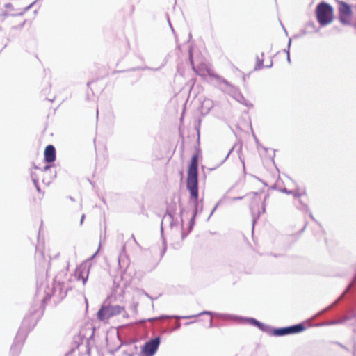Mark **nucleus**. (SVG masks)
Listing matches in <instances>:
<instances>
[{
  "mask_svg": "<svg viewBox=\"0 0 356 356\" xmlns=\"http://www.w3.org/2000/svg\"><path fill=\"white\" fill-rule=\"evenodd\" d=\"M186 188L190 194V202L193 203L194 209L192 217L190 219L188 232L184 231V220L181 218L184 209H180L181 238L184 239L186 236L193 230L195 223V218L197 215V197L199 196L198 189V155L194 154L190 161L186 178Z\"/></svg>",
  "mask_w": 356,
  "mask_h": 356,
  "instance_id": "f03ea898",
  "label": "nucleus"
},
{
  "mask_svg": "<svg viewBox=\"0 0 356 356\" xmlns=\"http://www.w3.org/2000/svg\"><path fill=\"white\" fill-rule=\"evenodd\" d=\"M260 215H261L260 211L258 212L257 216H255V215L254 213H252V229H254V225L256 224L257 220L259 218Z\"/></svg>",
  "mask_w": 356,
  "mask_h": 356,
  "instance_id": "4be33fe9",
  "label": "nucleus"
},
{
  "mask_svg": "<svg viewBox=\"0 0 356 356\" xmlns=\"http://www.w3.org/2000/svg\"><path fill=\"white\" fill-rule=\"evenodd\" d=\"M36 1H33V3H31L30 5H29L28 6L25 7L24 8H23V10L21 11L20 13H13V14H10V16H13V17H15V16H19V15H24L26 12H27L28 10H29L35 4Z\"/></svg>",
  "mask_w": 356,
  "mask_h": 356,
  "instance_id": "a211bd4d",
  "label": "nucleus"
},
{
  "mask_svg": "<svg viewBox=\"0 0 356 356\" xmlns=\"http://www.w3.org/2000/svg\"><path fill=\"white\" fill-rule=\"evenodd\" d=\"M284 33L287 35V31H286V30L285 29V28H284Z\"/></svg>",
  "mask_w": 356,
  "mask_h": 356,
  "instance_id": "5fc2aeb1",
  "label": "nucleus"
},
{
  "mask_svg": "<svg viewBox=\"0 0 356 356\" xmlns=\"http://www.w3.org/2000/svg\"><path fill=\"white\" fill-rule=\"evenodd\" d=\"M273 60H271L270 63H268V65H266L265 67L270 68L273 66Z\"/></svg>",
  "mask_w": 356,
  "mask_h": 356,
  "instance_id": "37998d69",
  "label": "nucleus"
},
{
  "mask_svg": "<svg viewBox=\"0 0 356 356\" xmlns=\"http://www.w3.org/2000/svg\"><path fill=\"white\" fill-rule=\"evenodd\" d=\"M160 69H161V67L154 69V68L146 66L144 67H133L131 70H129L128 71H136V70H148L157 71V70H159Z\"/></svg>",
  "mask_w": 356,
  "mask_h": 356,
  "instance_id": "6ab92c4d",
  "label": "nucleus"
},
{
  "mask_svg": "<svg viewBox=\"0 0 356 356\" xmlns=\"http://www.w3.org/2000/svg\"><path fill=\"white\" fill-rule=\"evenodd\" d=\"M67 289L63 281L57 275L51 286H44L37 282V289L33 303L28 313L24 317L14 341L10 346L9 356H19L25 340L29 332L36 325L44 314V307L51 297L55 302H60L67 296Z\"/></svg>",
  "mask_w": 356,
  "mask_h": 356,
  "instance_id": "f257e3e1",
  "label": "nucleus"
},
{
  "mask_svg": "<svg viewBox=\"0 0 356 356\" xmlns=\"http://www.w3.org/2000/svg\"><path fill=\"white\" fill-rule=\"evenodd\" d=\"M306 26L307 29H312L313 30L314 32H318V29L316 28L315 24L314 22H308L306 24Z\"/></svg>",
  "mask_w": 356,
  "mask_h": 356,
  "instance_id": "aec40b11",
  "label": "nucleus"
},
{
  "mask_svg": "<svg viewBox=\"0 0 356 356\" xmlns=\"http://www.w3.org/2000/svg\"><path fill=\"white\" fill-rule=\"evenodd\" d=\"M353 14L350 5L345 1H339V19L345 25L350 24V17Z\"/></svg>",
  "mask_w": 356,
  "mask_h": 356,
  "instance_id": "9d476101",
  "label": "nucleus"
},
{
  "mask_svg": "<svg viewBox=\"0 0 356 356\" xmlns=\"http://www.w3.org/2000/svg\"><path fill=\"white\" fill-rule=\"evenodd\" d=\"M266 211V204L264 202H263L262 204V211H261V213H265Z\"/></svg>",
  "mask_w": 356,
  "mask_h": 356,
  "instance_id": "a19ab883",
  "label": "nucleus"
},
{
  "mask_svg": "<svg viewBox=\"0 0 356 356\" xmlns=\"http://www.w3.org/2000/svg\"><path fill=\"white\" fill-rule=\"evenodd\" d=\"M85 216H85V214H83V215L81 216V220H80V225H82V224H83V220H84V219H85Z\"/></svg>",
  "mask_w": 356,
  "mask_h": 356,
  "instance_id": "ea45409f",
  "label": "nucleus"
},
{
  "mask_svg": "<svg viewBox=\"0 0 356 356\" xmlns=\"http://www.w3.org/2000/svg\"><path fill=\"white\" fill-rule=\"evenodd\" d=\"M202 315H209L211 317L216 316V317L223 318L225 319L234 320L239 323V319L234 317V316H237L236 315L222 314L216 313V312H211V311H203V312L196 314V316H200Z\"/></svg>",
  "mask_w": 356,
  "mask_h": 356,
  "instance_id": "f8f14e48",
  "label": "nucleus"
},
{
  "mask_svg": "<svg viewBox=\"0 0 356 356\" xmlns=\"http://www.w3.org/2000/svg\"><path fill=\"white\" fill-rule=\"evenodd\" d=\"M31 177L32 181H34V180H38L37 175L33 172H31Z\"/></svg>",
  "mask_w": 356,
  "mask_h": 356,
  "instance_id": "bb28decb",
  "label": "nucleus"
},
{
  "mask_svg": "<svg viewBox=\"0 0 356 356\" xmlns=\"http://www.w3.org/2000/svg\"><path fill=\"white\" fill-rule=\"evenodd\" d=\"M191 37H192V36H191V34L190 33V34H189V38H191Z\"/></svg>",
  "mask_w": 356,
  "mask_h": 356,
  "instance_id": "052dcab7",
  "label": "nucleus"
},
{
  "mask_svg": "<svg viewBox=\"0 0 356 356\" xmlns=\"http://www.w3.org/2000/svg\"><path fill=\"white\" fill-rule=\"evenodd\" d=\"M67 198H68V199H70L72 202H74V201H75V200L74 199V197H72V196H68V197H67Z\"/></svg>",
  "mask_w": 356,
  "mask_h": 356,
  "instance_id": "8fccbe9b",
  "label": "nucleus"
},
{
  "mask_svg": "<svg viewBox=\"0 0 356 356\" xmlns=\"http://www.w3.org/2000/svg\"><path fill=\"white\" fill-rule=\"evenodd\" d=\"M307 226V222H306L304 225V227H302V229L300 230V232H303L305 231V229H306Z\"/></svg>",
  "mask_w": 356,
  "mask_h": 356,
  "instance_id": "de8ad7c7",
  "label": "nucleus"
},
{
  "mask_svg": "<svg viewBox=\"0 0 356 356\" xmlns=\"http://www.w3.org/2000/svg\"><path fill=\"white\" fill-rule=\"evenodd\" d=\"M353 356H356V342H353Z\"/></svg>",
  "mask_w": 356,
  "mask_h": 356,
  "instance_id": "e433bc0d",
  "label": "nucleus"
},
{
  "mask_svg": "<svg viewBox=\"0 0 356 356\" xmlns=\"http://www.w3.org/2000/svg\"><path fill=\"white\" fill-rule=\"evenodd\" d=\"M188 59L190 61V63L193 65V49L192 48H190L188 50Z\"/></svg>",
  "mask_w": 356,
  "mask_h": 356,
  "instance_id": "b1692460",
  "label": "nucleus"
},
{
  "mask_svg": "<svg viewBox=\"0 0 356 356\" xmlns=\"http://www.w3.org/2000/svg\"><path fill=\"white\" fill-rule=\"evenodd\" d=\"M298 201V205H297V208L303 211H309V207L306 202H305L301 197L296 198Z\"/></svg>",
  "mask_w": 356,
  "mask_h": 356,
  "instance_id": "dca6fc26",
  "label": "nucleus"
},
{
  "mask_svg": "<svg viewBox=\"0 0 356 356\" xmlns=\"http://www.w3.org/2000/svg\"><path fill=\"white\" fill-rule=\"evenodd\" d=\"M210 76L216 79L220 85H223V86L220 87V89L224 92H228L229 95L238 103L249 108L253 107V104L244 97L237 87L232 85L227 80L220 75L210 74Z\"/></svg>",
  "mask_w": 356,
  "mask_h": 356,
  "instance_id": "20e7f679",
  "label": "nucleus"
},
{
  "mask_svg": "<svg viewBox=\"0 0 356 356\" xmlns=\"http://www.w3.org/2000/svg\"><path fill=\"white\" fill-rule=\"evenodd\" d=\"M197 198H199V197ZM202 201V200H199V199H197V214L201 213L203 211Z\"/></svg>",
  "mask_w": 356,
  "mask_h": 356,
  "instance_id": "412c9836",
  "label": "nucleus"
},
{
  "mask_svg": "<svg viewBox=\"0 0 356 356\" xmlns=\"http://www.w3.org/2000/svg\"><path fill=\"white\" fill-rule=\"evenodd\" d=\"M124 355L127 356H134V353H129L127 351H124Z\"/></svg>",
  "mask_w": 356,
  "mask_h": 356,
  "instance_id": "c03bdc74",
  "label": "nucleus"
},
{
  "mask_svg": "<svg viewBox=\"0 0 356 356\" xmlns=\"http://www.w3.org/2000/svg\"><path fill=\"white\" fill-rule=\"evenodd\" d=\"M214 325H218V327H219V326H220V324H218V323H216V324H214Z\"/></svg>",
  "mask_w": 356,
  "mask_h": 356,
  "instance_id": "4d7b16f0",
  "label": "nucleus"
},
{
  "mask_svg": "<svg viewBox=\"0 0 356 356\" xmlns=\"http://www.w3.org/2000/svg\"><path fill=\"white\" fill-rule=\"evenodd\" d=\"M90 348L88 347V344L87 345V353L88 354H90Z\"/></svg>",
  "mask_w": 356,
  "mask_h": 356,
  "instance_id": "603ef678",
  "label": "nucleus"
},
{
  "mask_svg": "<svg viewBox=\"0 0 356 356\" xmlns=\"http://www.w3.org/2000/svg\"><path fill=\"white\" fill-rule=\"evenodd\" d=\"M286 60H287V62L288 63H291V58H290V54L289 52H288V55H287V57H286Z\"/></svg>",
  "mask_w": 356,
  "mask_h": 356,
  "instance_id": "49530a36",
  "label": "nucleus"
},
{
  "mask_svg": "<svg viewBox=\"0 0 356 356\" xmlns=\"http://www.w3.org/2000/svg\"><path fill=\"white\" fill-rule=\"evenodd\" d=\"M33 184H34V186L35 187L36 190L38 192H40V188L39 186V181L38 180H34V181H33Z\"/></svg>",
  "mask_w": 356,
  "mask_h": 356,
  "instance_id": "393cba45",
  "label": "nucleus"
},
{
  "mask_svg": "<svg viewBox=\"0 0 356 356\" xmlns=\"http://www.w3.org/2000/svg\"><path fill=\"white\" fill-rule=\"evenodd\" d=\"M307 33H309L308 31H307L306 29H302L298 34L294 35V38H300V37H302L304 36L305 35H306Z\"/></svg>",
  "mask_w": 356,
  "mask_h": 356,
  "instance_id": "5701e85b",
  "label": "nucleus"
},
{
  "mask_svg": "<svg viewBox=\"0 0 356 356\" xmlns=\"http://www.w3.org/2000/svg\"><path fill=\"white\" fill-rule=\"evenodd\" d=\"M51 166L50 165H46L45 166L43 167L42 170L44 172H47V170H49L51 168Z\"/></svg>",
  "mask_w": 356,
  "mask_h": 356,
  "instance_id": "c9c22d12",
  "label": "nucleus"
},
{
  "mask_svg": "<svg viewBox=\"0 0 356 356\" xmlns=\"http://www.w3.org/2000/svg\"><path fill=\"white\" fill-rule=\"evenodd\" d=\"M166 17H167V19H168V24L170 26V28L171 29L172 31L175 33V30H174V29H173V27L172 26V24L170 22L169 15L167 13H166Z\"/></svg>",
  "mask_w": 356,
  "mask_h": 356,
  "instance_id": "cd10ccee",
  "label": "nucleus"
},
{
  "mask_svg": "<svg viewBox=\"0 0 356 356\" xmlns=\"http://www.w3.org/2000/svg\"><path fill=\"white\" fill-rule=\"evenodd\" d=\"M194 321H192V322H186L184 323V325L187 326V325H189L190 324L193 323Z\"/></svg>",
  "mask_w": 356,
  "mask_h": 356,
  "instance_id": "3c124183",
  "label": "nucleus"
},
{
  "mask_svg": "<svg viewBox=\"0 0 356 356\" xmlns=\"http://www.w3.org/2000/svg\"><path fill=\"white\" fill-rule=\"evenodd\" d=\"M5 7L6 8H12V4L10 3H8L5 4Z\"/></svg>",
  "mask_w": 356,
  "mask_h": 356,
  "instance_id": "a18cd8bd",
  "label": "nucleus"
},
{
  "mask_svg": "<svg viewBox=\"0 0 356 356\" xmlns=\"http://www.w3.org/2000/svg\"><path fill=\"white\" fill-rule=\"evenodd\" d=\"M272 188H273V189H275V188H276V186H275V185L273 186H272Z\"/></svg>",
  "mask_w": 356,
  "mask_h": 356,
  "instance_id": "864d4df0",
  "label": "nucleus"
},
{
  "mask_svg": "<svg viewBox=\"0 0 356 356\" xmlns=\"http://www.w3.org/2000/svg\"><path fill=\"white\" fill-rule=\"evenodd\" d=\"M85 301H86V305L88 306V300H87V299H86V298H85Z\"/></svg>",
  "mask_w": 356,
  "mask_h": 356,
  "instance_id": "6e6d98bb",
  "label": "nucleus"
},
{
  "mask_svg": "<svg viewBox=\"0 0 356 356\" xmlns=\"http://www.w3.org/2000/svg\"><path fill=\"white\" fill-rule=\"evenodd\" d=\"M279 191L281 193L287 194V195H292L295 199L296 198H300L303 196H306L307 193L306 191L304 190L302 191H300L298 189L297 190H289L286 188H280Z\"/></svg>",
  "mask_w": 356,
  "mask_h": 356,
  "instance_id": "4468645a",
  "label": "nucleus"
},
{
  "mask_svg": "<svg viewBox=\"0 0 356 356\" xmlns=\"http://www.w3.org/2000/svg\"><path fill=\"white\" fill-rule=\"evenodd\" d=\"M264 56V53H261V57ZM264 66V58H260L259 56H257V63L254 66V70H259L263 68Z\"/></svg>",
  "mask_w": 356,
  "mask_h": 356,
  "instance_id": "f3484780",
  "label": "nucleus"
},
{
  "mask_svg": "<svg viewBox=\"0 0 356 356\" xmlns=\"http://www.w3.org/2000/svg\"><path fill=\"white\" fill-rule=\"evenodd\" d=\"M176 211L177 203L175 199H172L170 202L168 203L167 204L166 212L161 223V234L163 241V249L161 252V257L165 254L167 249L166 240L163 236V221L168 220L171 228L173 227V226L177 225V222L174 219V216L176 213Z\"/></svg>",
  "mask_w": 356,
  "mask_h": 356,
  "instance_id": "423d86ee",
  "label": "nucleus"
},
{
  "mask_svg": "<svg viewBox=\"0 0 356 356\" xmlns=\"http://www.w3.org/2000/svg\"><path fill=\"white\" fill-rule=\"evenodd\" d=\"M161 343V337L156 336L145 343L141 347L140 356H154L157 352Z\"/></svg>",
  "mask_w": 356,
  "mask_h": 356,
  "instance_id": "1a4fd4ad",
  "label": "nucleus"
},
{
  "mask_svg": "<svg viewBox=\"0 0 356 356\" xmlns=\"http://www.w3.org/2000/svg\"><path fill=\"white\" fill-rule=\"evenodd\" d=\"M234 149V147H232L229 151V152L227 154L225 158L224 159V160L221 162V163H223L227 159L228 157L229 156L230 154L232 153V152L233 151Z\"/></svg>",
  "mask_w": 356,
  "mask_h": 356,
  "instance_id": "2f4dec72",
  "label": "nucleus"
},
{
  "mask_svg": "<svg viewBox=\"0 0 356 356\" xmlns=\"http://www.w3.org/2000/svg\"><path fill=\"white\" fill-rule=\"evenodd\" d=\"M101 243H99V248H100ZM99 248L86 261L83 262L81 265L76 267L74 275L77 280L82 281L83 284H86L90 268V261L96 257L99 252Z\"/></svg>",
  "mask_w": 356,
  "mask_h": 356,
  "instance_id": "6e6552de",
  "label": "nucleus"
},
{
  "mask_svg": "<svg viewBox=\"0 0 356 356\" xmlns=\"http://www.w3.org/2000/svg\"><path fill=\"white\" fill-rule=\"evenodd\" d=\"M316 17L321 26L330 24L334 18L332 6L325 1L319 3L315 10Z\"/></svg>",
  "mask_w": 356,
  "mask_h": 356,
  "instance_id": "39448f33",
  "label": "nucleus"
},
{
  "mask_svg": "<svg viewBox=\"0 0 356 356\" xmlns=\"http://www.w3.org/2000/svg\"><path fill=\"white\" fill-rule=\"evenodd\" d=\"M243 198V197H234V200H242Z\"/></svg>",
  "mask_w": 356,
  "mask_h": 356,
  "instance_id": "09e8293b",
  "label": "nucleus"
},
{
  "mask_svg": "<svg viewBox=\"0 0 356 356\" xmlns=\"http://www.w3.org/2000/svg\"><path fill=\"white\" fill-rule=\"evenodd\" d=\"M180 327H181V323H180L179 322H177V323H176V325H175V327H174V328H172V329L170 330V332H172V331H174V330H178V329H179Z\"/></svg>",
  "mask_w": 356,
  "mask_h": 356,
  "instance_id": "c756f323",
  "label": "nucleus"
},
{
  "mask_svg": "<svg viewBox=\"0 0 356 356\" xmlns=\"http://www.w3.org/2000/svg\"><path fill=\"white\" fill-rule=\"evenodd\" d=\"M234 317L239 319V323L250 324L270 336L282 337L290 334H296L303 332L306 329L305 324L303 322L286 327H273L270 325H266L252 317Z\"/></svg>",
  "mask_w": 356,
  "mask_h": 356,
  "instance_id": "7ed1b4c3",
  "label": "nucleus"
},
{
  "mask_svg": "<svg viewBox=\"0 0 356 356\" xmlns=\"http://www.w3.org/2000/svg\"><path fill=\"white\" fill-rule=\"evenodd\" d=\"M34 168H35V169H38V166H36V165H35V166H34Z\"/></svg>",
  "mask_w": 356,
  "mask_h": 356,
  "instance_id": "bf43d9fd",
  "label": "nucleus"
},
{
  "mask_svg": "<svg viewBox=\"0 0 356 356\" xmlns=\"http://www.w3.org/2000/svg\"><path fill=\"white\" fill-rule=\"evenodd\" d=\"M35 258L37 260L36 262V267L40 270V269L42 270V271L45 270L47 275L48 274V269L46 268L47 266L49 264V262L47 263L46 261L44 259V254L42 252H40L36 253Z\"/></svg>",
  "mask_w": 356,
  "mask_h": 356,
  "instance_id": "ddd939ff",
  "label": "nucleus"
},
{
  "mask_svg": "<svg viewBox=\"0 0 356 356\" xmlns=\"http://www.w3.org/2000/svg\"><path fill=\"white\" fill-rule=\"evenodd\" d=\"M273 60H271L270 63H268V65H266L265 67L270 68L273 66Z\"/></svg>",
  "mask_w": 356,
  "mask_h": 356,
  "instance_id": "79ce46f5",
  "label": "nucleus"
},
{
  "mask_svg": "<svg viewBox=\"0 0 356 356\" xmlns=\"http://www.w3.org/2000/svg\"><path fill=\"white\" fill-rule=\"evenodd\" d=\"M74 352V348H72L70 350L66 353L65 356H72L73 353Z\"/></svg>",
  "mask_w": 356,
  "mask_h": 356,
  "instance_id": "f704fd0d",
  "label": "nucleus"
},
{
  "mask_svg": "<svg viewBox=\"0 0 356 356\" xmlns=\"http://www.w3.org/2000/svg\"><path fill=\"white\" fill-rule=\"evenodd\" d=\"M124 310V307L120 305H105L103 304L97 313V317L99 321H105L111 317L120 314Z\"/></svg>",
  "mask_w": 356,
  "mask_h": 356,
  "instance_id": "0eeeda50",
  "label": "nucleus"
},
{
  "mask_svg": "<svg viewBox=\"0 0 356 356\" xmlns=\"http://www.w3.org/2000/svg\"><path fill=\"white\" fill-rule=\"evenodd\" d=\"M243 163V168L245 167V163L244 161L242 162Z\"/></svg>",
  "mask_w": 356,
  "mask_h": 356,
  "instance_id": "13d9d810",
  "label": "nucleus"
},
{
  "mask_svg": "<svg viewBox=\"0 0 356 356\" xmlns=\"http://www.w3.org/2000/svg\"><path fill=\"white\" fill-rule=\"evenodd\" d=\"M121 259H121V257H118V265H119V267H120V268H122L123 267H122V264H121V262H122V261H121Z\"/></svg>",
  "mask_w": 356,
  "mask_h": 356,
  "instance_id": "58836bf2",
  "label": "nucleus"
},
{
  "mask_svg": "<svg viewBox=\"0 0 356 356\" xmlns=\"http://www.w3.org/2000/svg\"><path fill=\"white\" fill-rule=\"evenodd\" d=\"M291 44V39L289 38V42H288V45H287V48L284 50V52H286L287 54H288V52H289Z\"/></svg>",
  "mask_w": 356,
  "mask_h": 356,
  "instance_id": "c85d7f7f",
  "label": "nucleus"
},
{
  "mask_svg": "<svg viewBox=\"0 0 356 356\" xmlns=\"http://www.w3.org/2000/svg\"><path fill=\"white\" fill-rule=\"evenodd\" d=\"M335 343L338 346H339L341 348L346 350V351H349V349L344 345H343L342 343H339V342H335Z\"/></svg>",
  "mask_w": 356,
  "mask_h": 356,
  "instance_id": "7c9ffc66",
  "label": "nucleus"
},
{
  "mask_svg": "<svg viewBox=\"0 0 356 356\" xmlns=\"http://www.w3.org/2000/svg\"><path fill=\"white\" fill-rule=\"evenodd\" d=\"M44 161L47 163L55 161L56 159V150L53 145H48L44 152Z\"/></svg>",
  "mask_w": 356,
  "mask_h": 356,
  "instance_id": "9b49d317",
  "label": "nucleus"
},
{
  "mask_svg": "<svg viewBox=\"0 0 356 356\" xmlns=\"http://www.w3.org/2000/svg\"><path fill=\"white\" fill-rule=\"evenodd\" d=\"M218 327V325H214V323H213L212 318H211L209 319V328H212V327Z\"/></svg>",
  "mask_w": 356,
  "mask_h": 356,
  "instance_id": "473e14b6",
  "label": "nucleus"
},
{
  "mask_svg": "<svg viewBox=\"0 0 356 356\" xmlns=\"http://www.w3.org/2000/svg\"><path fill=\"white\" fill-rule=\"evenodd\" d=\"M307 213H309V217H310V218H311L313 221H314V222H317V220H316V218H314V216H313V214H312V213L311 212V211H310V210H309V211H307Z\"/></svg>",
  "mask_w": 356,
  "mask_h": 356,
  "instance_id": "72a5a7b5",
  "label": "nucleus"
},
{
  "mask_svg": "<svg viewBox=\"0 0 356 356\" xmlns=\"http://www.w3.org/2000/svg\"><path fill=\"white\" fill-rule=\"evenodd\" d=\"M99 111L98 109L97 110V115H98Z\"/></svg>",
  "mask_w": 356,
  "mask_h": 356,
  "instance_id": "680f3d73",
  "label": "nucleus"
},
{
  "mask_svg": "<svg viewBox=\"0 0 356 356\" xmlns=\"http://www.w3.org/2000/svg\"><path fill=\"white\" fill-rule=\"evenodd\" d=\"M196 317H197V316H196V314L195 315H189V316L161 315L160 316L156 317V318H149V319H147V321H154L156 319H161V318L190 319V318H196Z\"/></svg>",
  "mask_w": 356,
  "mask_h": 356,
  "instance_id": "2eb2a0df",
  "label": "nucleus"
},
{
  "mask_svg": "<svg viewBox=\"0 0 356 356\" xmlns=\"http://www.w3.org/2000/svg\"><path fill=\"white\" fill-rule=\"evenodd\" d=\"M218 204H219V202H218V203L215 205V207L213 208V209H212V211H211V212L210 215L209 216V217H208V218H207V220H209V218H211V216L213 214V213H214V212H215V211L216 210V209H217V207H218Z\"/></svg>",
  "mask_w": 356,
  "mask_h": 356,
  "instance_id": "a878e982",
  "label": "nucleus"
},
{
  "mask_svg": "<svg viewBox=\"0 0 356 356\" xmlns=\"http://www.w3.org/2000/svg\"><path fill=\"white\" fill-rule=\"evenodd\" d=\"M94 334L92 333L90 336V338H92L93 337Z\"/></svg>",
  "mask_w": 356,
  "mask_h": 356,
  "instance_id": "e2e57ef3",
  "label": "nucleus"
},
{
  "mask_svg": "<svg viewBox=\"0 0 356 356\" xmlns=\"http://www.w3.org/2000/svg\"><path fill=\"white\" fill-rule=\"evenodd\" d=\"M143 293L147 296L149 298H150L152 300H156V298H152V296H150L147 292H145V291H143Z\"/></svg>",
  "mask_w": 356,
  "mask_h": 356,
  "instance_id": "4c0bfd02",
  "label": "nucleus"
}]
</instances>
